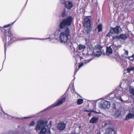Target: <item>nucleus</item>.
Here are the masks:
<instances>
[{"mask_svg":"<svg viewBox=\"0 0 134 134\" xmlns=\"http://www.w3.org/2000/svg\"><path fill=\"white\" fill-rule=\"evenodd\" d=\"M72 21L73 18L71 16L63 19L59 24L60 28L57 30L59 32H60L61 31L60 29H64L66 27L64 31L62 32L60 34L59 41L60 43L64 44L66 43L70 46H71V43L68 39V37L70 35V31L68 27L71 25Z\"/></svg>","mask_w":134,"mask_h":134,"instance_id":"obj_1","label":"nucleus"},{"mask_svg":"<svg viewBox=\"0 0 134 134\" xmlns=\"http://www.w3.org/2000/svg\"><path fill=\"white\" fill-rule=\"evenodd\" d=\"M48 122L46 121L41 120L36 124L35 130L37 132L40 130L38 134H46L47 129H50L52 125V122H50L49 124L47 125Z\"/></svg>","mask_w":134,"mask_h":134,"instance_id":"obj_2","label":"nucleus"},{"mask_svg":"<svg viewBox=\"0 0 134 134\" xmlns=\"http://www.w3.org/2000/svg\"><path fill=\"white\" fill-rule=\"evenodd\" d=\"M10 28L9 29L8 32V35H6V33L4 32L3 35V42L4 44V48L5 50V51L6 50V46L7 44H9L13 41L17 40L16 38L13 37V35L11 31L10 30Z\"/></svg>","mask_w":134,"mask_h":134,"instance_id":"obj_3","label":"nucleus"},{"mask_svg":"<svg viewBox=\"0 0 134 134\" xmlns=\"http://www.w3.org/2000/svg\"><path fill=\"white\" fill-rule=\"evenodd\" d=\"M99 102L98 105L99 108L102 109H109L110 106L109 102L103 99H101L98 100Z\"/></svg>","mask_w":134,"mask_h":134,"instance_id":"obj_4","label":"nucleus"},{"mask_svg":"<svg viewBox=\"0 0 134 134\" xmlns=\"http://www.w3.org/2000/svg\"><path fill=\"white\" fill-rule=\"evenodd\" d=\"M113 91L116 94V98L119 99L121 101H123L121 98V95L122 94L125 95L127 92L126 90H122V88L120 89L118 88Z\"/></svg>","mask_w":134,"mask_h":134,"instance_id":"obj_5","label":"nucleus"},{"mask_svg":"<svg viewBox=\"0 0 134 134\" xmlns=\"http://www.w3.org/2000/svg\"><path fill=\"white\" fill-rule=\"evenodd\" d=\"M66 98L64 96H62V98L60 97L59 99L57 102H56L52 105L49 107L45 109L44 111H46L48 109H52V108L56 106H59L65 102L66 100Z\"/></svg>","mask_w":134,"mask_h":134,"instance_id":"obj_6","label":"nucleus"},{"mask_svg":"<svg viewBox=\"0 0 134 134\" xmlns=\"http://www.w3.org/2000/svg\"><path fill=\"white\" fill-rule=\"evenodd\" d=\"M102 48V47L99 44L95 46L93 51V54L94 56L98 57L100 56L103 52L101 50Z\"/></svg>","mask_w":134,"mask_h":134,"instance_id":"obj_7","label":"nucleus"},{"mask_svg":"<svg viewBox=\"0 0 134 134\" xmlns=\"http://www.w3.org/2000/svg\"><path fill=\"white\" fill-rule=\"evenodd\" d=\"M90 16H87L85 18L84 20L83 25L85 27H87V34H89L91 30V21L90 19Z\"/></svg>","mask_w":134,"mask_h":134,"instance_id":"obj_8","label":"nucleus"},{"mask_svg":"<svg viewBox=\"0 0 134 134\" xmlns=\"http://www.w3.org/2000/svg\"><path fill=\"white\" fill-rule=\"evenodd\" d=\"M115 46H111L109 47H107L106 48V55L109 56L113 53V50L112 47H115Z\"/></svg>","mask_w":134,"mask_h":134,"instance_id":"obj_9","label":"nucleus"},{"mask_svg":"<svg viewBox=\"0 0 134 134\" xmlns=\"http://www.w3.org/2000/svg\"><path fill=\"white\" fill-rule=\"evenodd\" d=\"M66 127V124L65 123L62 122L58 124L57 125V128L58 130H63Z\"/></svg>","mask_w":134,"mask_h":134,"instance_id":"obj_10","label":"nucleus"},{"mask_svg":"<svg viewBox=\"0 0 134 134\" xmlns=\"http://www.w3.org/2000/svg\"><path fill=\"white\" fill-rule=\"evenodd\" d=\"M65 6L68 9H70L73 6V4L71 2L67 1L65 2Z\"/></svg>","mask_w":134,"mask_h":134,"instance_id":"obj_11","label":"nucleus"},{"mask_svg":"<svg viewBox=\"0 0 134 134\" xmlns=\"http://www.w3.org/2000/svg\"><path fill=\"white\" fill-rule=\"evenodd\" d=\"M122 30L121 27L119 26H117L114 28V31L115 33L118 34L122 31Z\"/></svg>","mask_w":134,"mask_h":134,"instance_id":"obj_12","label":"nucleus"},{"mask_svg":"<svg viewBox=\"0 0 134 134\" xmlns=\"http://www.w3.org/2000/svg\"><path fill=\"white\" fill-rule=\"evenodd\" d=\"M131 119H134V114L130 113L127 115L125 119L126 120H128Z\"/></svg>","mask_w":134,"mask_h":134,"instance_id":"obj_13","label":"nucleus"},{"mask_svg":"<svg viewBox=\"0 0 134 134\" xmlns=\"http://www.w3.org/2000/svg\"><path fill=\"white\" fill-rule=\"evenodd\" d=\"M98 120V117L94 116L91 118L90 120V123H95L97 122Z\"/></svg>","mask_w":134,"mask_h":134,"instance_id":"obj_14","label":"nucleus"},{"mask_svg":"<svg viewBox=\"0 0 134 134\" xmlns=\"http://www.w3.org/2000/svg\"><path fill=\"white\" fill-rule=\"evenodd\" d=\"M121 111L120 110H117L115 111L114 116L116 118H119L121 116Z\"/></svg>","mask_w":134,"mask_h":134,"instance_id":"obj_15","label":"nucleus"},{"mask_svg":"<svg viewBox=\"0 0 134 134\" xmlns=\"http://www.w3.org/2000/svg\"><path fill=\"white\" fill-rule=\"evenodd\" d=\"M115 94L114 93V91H113L109 95L108 99L109 100H113L116 98Z\"/></svg>","mask_w":134,"mask_h":134,"instance_id":"obj_16","label":"nucleus"},{"mask_svg":"<svg viewBox=\"0 0 134 134\" xmlns=\"http://www.w3.org/2000/svg\"><path fill=\"white\" fill-rule=\"evenodd\" d=\"M114 130L113 128H108L106 130L105 132V134H111L114 131Z\"/></svg>","mask_w":134,"mask_h":134,"instance_id":"obj_17","label":"nucleus"},{"mask_svg":"<svg viewBox=\"0 0 134 134\" xmlns=\"http://www.w3.org/2000/svg\"><path fill=\"white\" fill-rule=\"evenodd\" d=\"M134 70V67H128L127 69L125 70V71L127 72H130L131 71H133Z\"/></svg>","mask_w":134,"mask_h":134,"instance_id":"obj_18","label":"nucleus"},{"mask_svg":"<svg viewBox=\"0 0 134 134\" xmlns=\"http://www.w3.org/2000/svg\"><path fill=\"white\" fill-rule=\"evenodd\" d=\"M86 48V46L82 44H80L77 47L79 50H80Z\"/></svg>","mask_w":134,"mask_h":134,"instance_id":"obj_19","label":"nucleus"},{"mask_svg":"<svg viewBox=\"0 0 134 134\" xmlns=\"http://www.w3.org/2000/svg\"><path fill=\"white\" fill-rule=\"evenodd\" d=\"M114 32V28H112L110 30L109 32L106 35V36L108 37H109L113 34Z\"/></svg>","mask_w":134,"mask_h":134,"instance_id":"obj_20","label":"nucleus"},{"mask_svg":"<svg viewBox=\"0 0 134 134\" xmlns=\"http://www.w3.org/2000/svg\"><path fill=\"white\" fill-rule=\"evenodd\" d=\"M83 102V100L81 98L78 99L77 100V104L78 105L81 104Z\"/></svg>","mask_w":134,"mask_h":134,"instance_id":"obj_21","label":"nucleus"},{"mask_svg":"<svg viewBox=\"0 0 134 134\" xmlns=\"http://www.w3.org/2000/svg\"><path fill=\"white\" fill-rule=\"evenodd\" d=\"M129 90L130 93L134 95V87L130 86L129 87Z\"/></svg>","mask_w":134,"mask_h":134,"instance_id":"obj_22","label":"nucleus"},{"mask_svg":"<svg viewBox=\"0 0 134 134\" xmlns=\"http://www.w3.org/2000/svg\"><path fill=\"white\" fill-rule=\"evenodd\" d=\"M120 38L123 40H125L127 38L126 35L125 34H121L120 36Z\"/></svg>","mask_w":134,"mask_h":134,"instance_id":"obj_23","label":"nucleus"},{"mask_svg":"<svg viewBox=\"0 0 134 134\" xmlns=\"http://www.w3.org/2000/svg\"><path fill=\"white\" fill-rule=\"evenodd\" d=\"M85 41L86 45L88 46V48L90 49L92 48V46L91 45H90V43L89 42H87V41L86 39H85Z\"/></svg>","mask_w":134,"mask_h":134,"instance_id":"obj_24","label":"nucleus"},{"mask_svg":"<svg viewBox=\"0 0 134 134\" xmlns=\"http://www.w3.org/2000/svg\"><path fill=\"white\" fill-rule=\"evenodd\" d=\"M98 32H99L102 30V24H99L98 26Z\"/></svg>","mask_w":134,"mask_h":134,"instance_id":"obj_25","label":"nucleus"},{"mask_svg":"<svg viewBox=\"0 0 134 134\" xmlns=\"http://www.w3.org/2000/svg\"><path fill=\"white\" fill-rule=\"evenodd\" d=\"M66 15V11L65 10H64L62 13L61 16L62 17H64Z\"/></svg>","mask_w":134,"mask_h":134,"instance_id":"obj_26","label":"nucleus"},{"mask_svg":"<svg viewBox=\"0 0 134 134\" xmlns=\"http://www.w3.org/2000/svg\"><path fill=\"white\" fill-rule=\"evenodd\" d=\"M30 39H35L38 40H41V39H40V38H24V39H20V40H24Z\"/></svg>","mask_w":134,"mask_h":134,"instance_id":"obj_27","label":"nucleus"},{"mask_svg":"<svg viewBox=\"0 0 134 134\" xmlns=\"http://www.w3.org/2000/svg\"><path fill=\"white\" fill-rule=\"evenodd\" d=\"M92 60V59H89L85 60L84 62L85 64H86L90 62Z\"/></svg>","mask_w":134,"mask_h":134,"instance_id":"obj_28","label":"nucleus"},{"mask_svg":"<svg viewBox=\"0 0 134 134\" xmlns=\"http://www.w3.org/2000/svg\"><path fill=\"white\" fill-rule=\"evenodd\" d=\"M14 22H14L13 23H11V24H8V25H5L3 26V27L4 28H6V27H8L9 26H10L11 25H13Z\"/></svg>","mask_w":134,"mask_h":134,"instance_id":"obj_29","label":"nucleus"},{"mask_svg":"<svg viewBox=\"0 0 134 134\" xmlns=\"http://www.w3.org/2000/svg\"><path fill=\"white\" fill-rule=\"evenodd\" d=\"M125 63H126L125 62L122 61L120 63V64L122 67H124L125 66Z\"/></svg>","mask_w":134,"mask_h":134,"instance_id":"obj_30","label":"nucleus"},{"mask_svg":"<svg viewBox=\"0 0 134 134\" xmlns=\"http://www.w3.org/2000/svg\"><path fill=\"white\" fill-rule=\"evenodd\" d=\"M35 124V122L34 121H32L30 123V124L29 125L30 126H33Z\"/></svg>","mask_w":134,"mask_h":134,"instance_id":"obj_31","label":"nucleus"},{"mask_svg":"<svg viewBox=\"0 0 134 134\" xmlns=\"http://www.w3.org/2000/svg\"><path fill=\"white\" fill-rule=\"evenodd\" d=\"M60 2L61 3H62L64 4H65V2H66V1H65V0H60Z\"/></svg>","mask_w":134,"mask_h":134,"instance_id":"obj_32","label":"nucleus"},{"mask_svg":"<svg viewBox=\"0 0 134 134\" xmlns=\"http://www.w3.org/2000/svg\"><path fill=\"white\" fill-rule=\"evenodd\" d=\"M85 64V63H84L83 62V63H81L79 65V68H80L81 67H82L84 64Z\"/></svg>","mask_w":134,"mask_h":134,"instance_id":"obj_33","label":"nucleus"},{"mask_svg":"<svg viewBox=\"0 0 134 134\" xmlns=\"http://www.w3.org/2000/svg\"><path fill=\"white\" fill-rule=\"evenodd\" d=\"M54 38L53 37H49V38H46V40H47L48 39H49V41H51Z\"/></svg>","mask_w":134,"mask_h":134,"instance_id":"obj_34","label":"nucleus"},{"mask_svg":"<svg viewBox=\"0 0 134 134\" xmlns=\"http://www.w3.org/2000/svg\"><path fill=\"white\" fill-rule=\"evenodd\" d=\"M112 46H115V47H112V50H113L114 51L115 50H116L118 48L117 46H116L115 45H113Z\"/></svg>","mask_w":134,"mask_h":134,"instance_id":"obj_35","label":"nucleus"},{"mask_svg":"<svg viewBox=\"0 0 134 134\" xmlns=\"http://www.w3.org/2000/svg\"><path fill=\"white\" fill-rule=\"evenodd\" d=\"M129 59L131 61H133L134 59V58L132 56L129 58Z\"/></svg>","mask_w":134,"mask_h":134,"instance_id":"obj_36","label":"nucleus"},{"mask_svg":"<svg viewBox=\"0 0 134 134\" xmlns=\"http://www.w3.org/2000/svg\"><path fill=\"white\" fill-rule=\"evenodd\" d=\"M9 134H15V133L13 131H11L9 132Z\"/></svg>","mask_w":134,"mask_h":134,"instance_id":"obj_37","label":"nucleus"},{"mask_svg":"<svg viewBox=\"0 0 134 134\" xmlns=\"http://www.w3.org/2000/svg\"><path fill=\"white\" fill-rule=\"evenodd\" d=\"M90 112H94L95 113H98L96 111H95V110H90Z\"/></svg>","mask_w":134,"mask_h":134,"instance_id":"obj_38","label":"nucleus"},{"mask_svg":"<svg viewBox=\"0 0 134 134\" xmlns=\"http://www.w3.org/2000/svg\"><path fill=\"white\" fill-rule=\"evenodd\" d=\"M131 112L134 114V107H133L131 110Z\"/></svg>","mask_w":134,"mask_h":134,"instance_id":"obj_39","label":"nucleus"},{"mask_svg":"<svg viewBox=\"0 0 134 134\" xmlns=\"http://www.w3.org/2000/svg\"><path fill=\"white\" fill-rule=\"evenodd\" d=\"M79 68H76L75 70V74L74 75H75L76 72L77 71H78L79 70Z\"/></svg>","mask_w":134,"mask_h":134,"instance_id":"obj_40","label":"nucleus"},{"mask_svg":"<svg viewBox=\"0 0 134 134\" xmlns=\"http://www.w3.org/2000/svg\"><path fill=\"white\" fill-rule=\"evenodd\" d=\"M31 117H32V116L28 117H24L23 118H22V119H23L24 118L25 119H26L31 118Z\"/></svg>","mask_w":134,"mask_h":134,"instance_id":"obj_41","label":"nucleus"},{"mask_svg":"<svg viewBox=\"0 0 134 134\" xmlns=\"http://www.w3.org/2000/svg\"><path fill=\"white\" fill-rule=\"evenodd\" d=\"M113 39H115V38H118V37L117 36H113Z\"/></svg>","mask_w":134,"mask_h":134,"instance_id":"obj_42","label":"nucleus"},{"mask_svg":"<svg viewBox=\"0 0 134 134\" xmlns=\"http://www.w3.org/2000/svg\"><path fill=\"white\" fill-rule=\"evenodd\" d=\"M2 111L3 112V114L4 115H8V114H5V113L4 112V111H3V110L2 109Z\"/></svg>","mask_w":134,"mask_h":134,"instance_id":"obj_43","label":"nucleus"},{"mask_svg":"<svg viewBox=\"0 0 134 134\" xmlns=\"http://www.w3.org/2000/svg\"><path fill=\"white\" fill-rule=\"evenodd\" d=\"M125 54H126L127 55H128V51H125Z\"/></svg>","mask_w":134,"mask_h":134,"instance_id":"obj_44","label":"nucleus"},{"mask_svg":"<svg viewBox=\"0 0 134 134\" xmlns=\"http://www.w3.org/2000/svg\"><path fill=\"white\" fill-rule=\"evenodd\" d=\"M84 111H87V112H90V110H84Z\"/></svg>","mask_w":134,"mask_h":134,"instance_id":"obj_45","label":"nucleus"},{"mask_svg":"<svg viewBox=\"0 0 134 134\" xmlns=\"http://www.w3.org/2000/svg\"><path fill=\"white\" fill-rule=\"evenodd\" d=\"M113 106H114V108L115 109L116 108V106H115V105L114 103L113 104Z\"/></svg>","mask_w":134,"mask_h":134,"instance_id":"obj_46","label":"nucleus"},{"mask_svg":"<svg viewBox=\"0 0 134 134\" xmlns=\"http://www.w3.org/2000/svg\"><path fill=\"white\" fill-rule=\"evenodd\" d=\"M91 113H89L88 114V115L89 116H91Z\"/></svg>","mask_w":134,"mask_h":134,"instance_id":"obj_47","label":"nucleus"},{"mask_svg":"<svg viewBox=\"0 0 134 134\" xmlns=\"http://www.w3.org/2000/svg\"><path fill=\"white\" fill-rule=\"evenodd\" d=\"M108 124L106 123H105L104 124V126H105Z\"/></svg>","mask_w":134,"mask_h":134,"instance_id":"obj_48","label":"nucleus"},{"mask_svg":"<svg viewBox=\"0 0 134 134\" xmlns=\"http://www.w3.org/2000/svg\"><path fill=\"white\" fill-rule=\"evenodd\" d=\"M40 39H41V40H46V38H40Z\"/></svg>","mask_w":134,"mask_h":134,"instance_id":"obj_49","label":"nucleus"},{"mask_svg":"<svg viewBox=\"0 0 134 134\" xmlns=\"http://www.w3.org/2000/svg\"><path fill=\"white\" fill-rule=\"evenodd\" d=\"M133 102L134 103V99L133 100Z\"/></svg>","mask_w":134,"mask_h":134,"instance_id":"obj_50","label":"nucleus"},{"mask_svg":"<svg viewBox=\"0 0 134 134\" xmlns=\"http://www.w3.org/2000/svg\"><path fill=\"white\" fill-rule=\"evenodd\" d=\"M72 134H77L76 133H72Z\"/></svg>","mask_w":134,"mask_h":134,"instance_id":"obj_51","label":"nucleus"},{"mask_svg":"<svg viewBox=\"0 0 134 134\" xmlns=\"http://www.w3.org/2000/svg\"><path fill=\"white\" fill-rule=\"evenodd\" d=\"M74 89L73 91H74Z\"/></svg>","mask_w":134,"mask_h":134,"instance_id":"obj_52","label":"nucleus"}]
</instances>
